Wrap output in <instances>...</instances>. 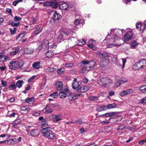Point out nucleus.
Wrapping results in <instances>:
<instances>
[{"label": "nucleus", "mask_w": 146, "mask_h": 146, "mask_svg": "<svg viewBox=\"0 0 146 146\" xmlns=\"http://www.w3.org/2000/svg\"><path fill=\"white\" fill-rule=\"evenodd\" d=\"M140 103L143 104H146V98H142L140 101Z\"/></svg>", "instance_id": "58"}, {"label": "nucleus", "mask_w": 146, "mask_h": 146, "mask_svg": "<svg viewBox=\"0 0 146 146\" xmlns=\"http://www.w3.org/2000/svg\"><path fill=\"white\" fill-rule=\"evenodd\" d=\"M52 8L55 9L57 8L58 6H59L58 3L56 1L55 2L53 1V4H52Z\"/></svg>", "instance_id": "40"}, {"label": "nucleus", "mask_w": 146, "mask_h": 146, "mask_svg": "<svg viewBox=\"0 0 146 146\" xmlns=\"http://www.w3.org/2000/svg\"><path fill=\"white\" fill-rule=\"evenodd\" d=\"M135 65H136V66H137V67L139 68V70L143 68V67H142V66L140 65V63L139 62H136L135 63Z\"/></svg>", "instance_id": "59"}, {"label": "nucleus", "mask_w": 146, "mask_h": 146, "mask_svg": "<svg viewBox=\"0 0 146 146\" xmlns=\"http://www.w3.org/2000/svg\"><path fill=\"white\" fill-rule=\"evenodd\" d=\"M41 126L42 129L41 130V133H42V131L44 129L45 130H49L50 129V127H49L47 122L46 120V121H43L41 122Z\"/></svg>", "instance_id": "12"}, {"label": "nucleus", "mask_w": 146, "mask_h": 146, "mask_svg": "<svg viewBox=\"0 0 146 146\" xmlns=\"http://www.w3.org/2000/svg\"><path fill=\"white\" fill-rule=\"evenodd\" d=\"M37 20L34 17H33L32 18V23L33 25H34L37 21Z\"/></svg>", "instance_id": "63"}, {"label": "nucleus", "mask_w": 146, "mask_h": 146, "mask_svg": "<svg viewBox=\"0 0 146 146\" xmlns=\"http://www.w3.org/2000/svg\"><path fill=\"white\" fill-rule=\"evenodd\" d=\"M25 33H21L19 35L17 36L16 37V39H18L20 38V40H21V39L23 37H24L25 35Z\"/></svg>", "instance_id": "39"}, {"label": "nucleus", "mask_w": 146, "mask_h": 146, "mask_svg": "<svg viewBox=\"0 0 146 146\" xmlns=\"http://www.w3.org/2000/svg\"><path fill=\"white\" fill-rule=\"evenodd\" d=\"M122 60L123 63L122 68L123 69L125 66V64L126 62V59L125 58H123Z\"/></svg>", "instance_id": "61"}, {"label": "nucleus", "mask_w": 146, "mask_h": 146, "mask_svg": "<svg viewBox=\"0 0 146 146\" xmlns=\"http://www.w3.org/2000/svg\"><path fill=\"white\" fill-rule=\"evenodd\" d=\"M4 57V55L3 54L0 53V62H3Z\"/></svg>", "instance_id": "56"}, {"label": "nucleus", "mask_w": 146, "mask_h": 146, "mask_svg": "<svg viewBox=\"0 0 146 146\" xmlns=\"http://www.w3.org/2000/svg\"><path fill=\"white\" fill-rule=\"evenodd\" d=\"M88 99L91 100H98V98L97 96H91L89 97Z\"/></svg>", "instance_id": "46"}, {"label": "nucleus", "mask_w": 146, "mask_h": 146, "mask_svg": "<svg viewBox=\"0 0 146 146\" xmlns=\"http://www.w3.org/2000/svg\"><path fill=\"white\" fill-rule=\"evenodd\" d=\"M139 90L142 92L146 93V85L140 87L139 88Z\"/></svg>", "instance_id": "34"}, {"label": "nucleus", "mask_w": 146, "mask_h": 146, "mask_svg": "<svg viewBox=\"0 0 146 146\" xmlns=\"http://www.w3.org/2000/svg\"><path fill=\"white\" fill-rule=\"evenodd\" d=\"M92 61L90 60L89 61L87 60H83L81 61V63L84 65H88Z\"/></svg>", "instance_id": "42"}, {"label": "nucleus", "mask_w": 146, "mask_h": 146, "mask_svg": "<svg viewBox=\"0 0 146 146\" xmlns=\"http://www.w3.org/2000/svg\"><path fill=\"white\" fill-rule=\"evenodd\" d=\"M65 66L67 68L72 67L73 66V63H66L65 64Z\"/></svg>", "instance_id": "54"}, {"label": "nucleus", "mask_w": 146, "mask_h": 146, "mask_svg": "<svg viewBox=\"0 0 146 146\" xmlns=\"http://www.w3.org/2000/svg\"><path fill=\"white\" fill-rule=\"evenodd\" d=\"M40 114V111H37L33 114V115L35 116H38Z\"/></svg>", "instance_id": "57"}, {"label": "nucleus", "mask_w": 146, "mask_h": 146, "mask_svg": "<svg viewBox=\"0 0 146 146\" xmlns=\"http://www.w3.org/2000/svg\"><path fill=\"white\" fill-rule=\"evenodd\" d=\"M13 50L10 52V55L11 56L15 55L19 52V48L18 47H15L13 49Z\"/></svg>", "instance_id": "20"}, {"label": "nucleus", "mask_w": 146, "mask_h": 146, "mask_svg": "<svg viewBox=\"0 0 146 146\" xmlns=\"http://www.w3.org/2000/svg\"><path fill=\"white\" fill-rule=\"evenodd\" d=\"M43 111L46 113H49L52 112L53 110L49 108L48 105H47L45 108L43 110Z\"/></svg>", "instance_id": "19"}, {"label": "nucleus", "mask_w": 146, "mask_h": 146, "mask_svg": "<svg viewBox=\"0 0 146 146\" xmlns=\"http://www.w3.org/2000/svg\"><path fill=\"white\" fill-rule=\"evenodd\" d=\"M40 61L35 62L33 64L32 66L35 69H38L42 67V66L40 65Z\"/></svg>", "instance_id": "16"}, {"label": "nucleus", "mask_w": 146, "mask_h": 146, "mask_svg": "<svg viewBox=\"0 0 146 146\" xmlns=\"http://www.w3.org/2000/svg\"><path fill=\"white\" fill-rule=\"evenodd\" d=\"M59 93V96L60 98L63 99L65 98L67 96L70 95L68 92L69 90L67 89H64Z\"/></svg>", "instance_id": "7"}, {"label": "nucleus", "mask_w": 146, "mask_h": 146, "mask_svg": "<svg viewBox=\"0 0 146 146\" xmlns=\"http://www.w3.org/2000/svg\"><path fill=\"white\" fill-rule=\"evenodd\" d=\"M100 82L101 84H100L102 86L104 87H108L109 84L112 82V80L110 78L107 77H103L100 78Z\"/></svg>", "instance_id": "5"}, {"label": "nucleus", "mask_w": 146, "mask_h": 146, "mask_svg": "<svg viewBox=\"0 0 146 146\" xmlns=\"http://www.w3.org/2000/svg\"><path fill=\"white\" fill-rule=\"evenodd\" d=\"M65 71V69L64 68L59 69L57 70V73L59 75L62 74Z\"/></svg>", "instance_id": "36"}, {"label": "nucleus", "mask_w": 146, "mask_h": 146, "mask_svg": "<svg viewBox=\"0 0 146 146\" xmlns=\"http://www.w3.org/2000/svg\"><path fill=\"white\" fill-rule=\"evenodd\" d=\"M109 63L108 60L106 58L103 59L100 62L101 65L102 67H105Z\"/></svg>", "instance_id": "25"}, {"label": "nucleus", "mask_w": 146, "mask_h": 146, "mask_svg": "<svg viewBox=\"0 0 146 146\" xmlns=\"http://www.w3.org/2000/svg\"><path fill=\"white\" fill-rule=\"evenodd\" d=\"M43 135L48 139H54L56 138L55 133L50 130V129L46 130H43L42 131Z\"/></svg>", "instance_id": "4"}, {"label": "nucleus", "mask_w": 146, "mask_h": 146, "mask_svg": "<svg viewBox=\"0 0 146 146\" xmlns=\"http://www.w3.org/2000/svg\"><path fill=\"white\" fill-rule=\"evenodd\" d=\"M20 23L18 22L17 23H14L13 22L9 23V25H11L13 27H17L20 25Z\"/></svg>", "instance_id": "45"}, {"label": "nucleus", "mask_w": 146, "mask_h": 146, "mask_svg": "<svg viewBox=\"0 0 146 146\" xmlns=\"http://www.w3.org/2000/svg\"><path fill=\"white\" fill-rule=\"evenodd\" d=\"M95 41L93 39H91L88 41L87 46L88 47L93 50H95L97 48V47L95 46Z\"/></svg>", "instance_id": "10"}, {"label": "nucleus", "mask_w": 146, "mask_h": 146, "mask_svg": "<svg viewBox=\"0 0 146 146\" xmlns=\"http://www.w3.org/2000/svg\"><path fill=\"white\" fill-rule=\"evenodd\" d=\"M56 69L54 67H49L46 69V71L48 72H53L55 71Z\"/></svg>", "instance_id": "43"}, {"label": "nucleus", "mask_w": 146, "mask_h": 146, "mask_svg": "<svg viewBox=\"0 0 146 146\" xmlns=\"http://www.w3.org/2000/svg\"><path fill=\"white\" fill-rule=\"evenodd\" d=\"M24 64V63L23 62H18V68H22V67L23 66Z\"/></svg>", "instance_id": "52"}, {"label": "nucleus", "mask_w": 146, "mask_h": 146, "mask_svg": "<svg viewBox=\"0 0 146 146\" xmlns=\"http://www.w3.org/2000/svg\"><path fill=\"white\" fill-rule=\"evenodd\" d=\"M21 110L22 111H29V108L27 106H23L21 107Z\"/></svg>", "instance_id": "38"}, {"label": "nucleus", "mask_w": 146, "mask_h": 146, "mask_svg": "<svg viewBox=\"0 0 146 146\" xmlns=\"http://www.w3.org/2000/svg\"><path fill=\"white\" fill-rule=\"evenodd\" d=\"M127 32L123 37V40L125 42L132 39L134 37L133 33L131 30L127 29Z\"/></svg>", "instance_id": "3"}, {"label": "nucleus", "mask_w": 146, "mask_h": 146, "mask_svg": "<svg viewBox=\"0 0 146 146\" xmlns=\"http://www.w3.org/2000/svg\"><path fill=\"white\" fill-rule=\"evenodd\" d=\"M88 81H89L86 78H84L82 80V82L84 83H87L88 82Z\"/></svg>", "instance_id": "64"}, {"label": "nucleus", "mask_w": 146, "mask_h": 146, "mask_svg": "<svg viewBox=\"0 0 146 146\" xmlns=\"http://www.w3.org/2000/svg\"><path fill=\"white\" fill-rule=\"evenodd\" d=\"M79 42L77 45L82 46L84 45L86 43V41L84 39H82L81 40H78Z\"/></svg>", "instance_id": "41"}, {"label": "nucleus", "mask_w": 146, "mask_h": 146, "mask_svg": "<svg viewBox=\"0 0 146 146\" xmlns=\"http://www.w3.org/2000/svg\"><path fill=\"white\" fill-rule=\"evenodd\" d=\"M53 4V1H46L43 3V5L44 7H52Z\"/></svg>", "instance_id": "28"}, {"label": "nucleus", "mask_w": 146, "mask_h": 146, "mask_svg": "<svg viewBox=\"0 0 146 146\" xmlns=\"http://www.w3.org/2000/svg\"><path fill=\"white\" fill-rule=\"evenodd\" d=\"M55 86L57 91H61L63 90V84L61 81H57L55 84Z\"/></svg>", "instance_id": "14"}, {"label": "nucleus", "mask_w": 146, "mask_h": 146, "mask_svg": "<svg viewBox=\"0 0 146 146\" xmlns=\"http://www.w3.org/2000/svg\"><path fill=\"white\" fill-rule=\"evenodd\" d=\"M35 100V98L34 97L30 98L28 97L24 100L25 102H27L29 104L33 103Z\"/></svg>", "instance_id": "22"}, {"label": "nucleus", "mask_w": 146, "mask_h": 146, "mask_svg": "<svg viewBox=\"0 0 146 146\" xmlns=\"http://www.w3.org/2000/svg\"><path fill=\"white\" fill-rule=\"evenodd\" d=\"M23 0H16L13 2V5L14 6H16L19 2H22Z\"/></svg>", "instance_id": "50"}, {"label": "nucleus", "mask_w": 146, "mask_h": 146, "mask_svg": "<svg viewBox=\"0 0 146 146\" xmlns=\"http://www.w3.org/2000/svg\"><path fill=\"white\" fill-rule=\"evenodd\" d=\"M145 143H146V139L141 140L139 142V143L140 145H142Z\"/></svg>", "instance_id": "60"}, {"label": "nucleus", "mask_w": 146, "mask_h": 146, "mask_svg": "<svg viewBox=\"0 0 146 146\" xmlns=\"http://www.w3.org/2000/svg\"><path fill=\"white\" fill-rule=\"evenodd\" d=\"M24 83V81L23 80H18L15 84L16 87L18 88H21L23 86V84Z\"/></svg>", "instance_id": "27"}, {"label": "nucleus", "mask_w": 146, "mask_h": 146, "mask_svg": "<svg viewBox=\"0 0 146 146\" xmlns=\"http://www.w3.org/2000/svg\"><path fill=\"white\" fill-rule=\"evenodd\" d=\"M61 16L57 11H55L54 12L53 17L56 20H59L61 18Z\"/></svg>", "instance_id": "18"}, {"label": "nucleus", "mask_w": 146, "mask_h": 146, "mask_svg": "<svg viewBox=\"0 0 146 146\" xmlns=\"http://www.w3.org/2000/svg\"><path fill=\"white\" fill-rule=\"evenodd\" d=\"M67 3L64 2L59 5V8L61 10H66L68 8H70Z\"/></svg>", "instance_id": "15"}, {"label": "nucleus", "mask_w": 146, "mask_h": 146, "mask_svg": "<svg viewBox=\"0 0 146 146\" xmlns=\"http://www.w3.org/2000/svg\"><path fill=\"white\" fill-rule=\"evenodd\" d=\"M54 53L51 50L47 51L46 53V56L48 58L52 57Z\"/></svg>", "instance_id": "29"}, {"label": "nucleus", "mask_w": 146, "mask_h": 146, "mask_svg": "<svg viewBox=\"0 0 146 146\" xmlns=\"http://www.w3.org/2000/svg\"><path fill=\"white\" fill-rule=\"evenodd\" d=\"M21 120L20 118H19L17 119H16L14 121V123L16 125H17L20 123H21Z\"/></svg>", "instance_id": "55"}, {"label": "nucleus", "mask_w": 146, "mask_h": 146, "mask_svg": "<svg viewBox=\"0 0 146 146\" xmlns=\"http://www.w3.org/2000/svg\"><path fill=\"white\" fill-rule=\"evenodd\" d=\"M137 45V43L135 41H134L131 43V48H135L136 46Z\"/></svg>", "instance_id": "44"}, {"label": "nucleus", "mask_w": 146, "mask_h": 146, "mask_svg": "<svg viewBox=\"0 0 146 146\" xmlns=\"http://www.w3.org/2000/svg\"><path fill=\"white\" fill-rule=\"evenodd\" d=\"M43 28L42 26H38L35 28V30L34 31L33 33L35 35H37L42 32Z\"/></svg>", "instance_id": "13"}, {"label": "nucleus", "mask_w": 146, "mask_h": 146, "mask_svg": "<svg viewBox=\"0 0 146 146\" xmlns=\"http://www.w3.org/2000/svg\"><path fill=\"white\" fill-rule=\"evenodd\" d=\"M24 52L26 54H30L32 53L34 50L31 48H25L24 49Z\"/></svg>", "instance_id": "23"}, {"label": "nucleus", "mask_w": 146, "mask_h": 146, "mask_svg": "<svg viewBox=\"0 0 146 146\" xmlns=\"http://www.w3.org/2000/svg\"><path fill=\"white\" fill-rule=\"evenodd\" d=\"M72 31L70 29H61L60 31L58 32L56 36V38L59 41L63 40L65 38V36H67L71 33Z\"/></svg>", "instance_id": "2"}, {"label": "nucleus", "mask_w": 146, "mask_h": 146, "mask_svg": "<svg viewBox=\"0 0 146 146\" xmlns=\"http://www.w3.org/2000/svg\"><path fill=\"white\" fill-rule=\"evenodd\" d=\"M81 23L80 19L79 18L76 19L74 21V23L75 26H74V30H76L78 29V27Z\"/></svg>", "instance_id": "17"}, {"label": "nucleus", "mask_w": 146, "mask_h": 146, "mask_svg": "<svg viewBox=\"0 0 146 146\" xmlns=\"http://www.w3.org/2000/svg\"><path fill=\"white\" fill-rule=\"evenodd\" d=\"M21 17L15 16L14 18V20L15 22L21 21Z\"/></svg>", "instance_id": "53"}, {"label": "nucleus", "mask_w": 146, "mask_h": 146, "mask_svg": "<svg viewBox=\"0 0 146 146\" xmlns=\"http://www.w3.org/2000/svg\"><path fill=\"white\" fill-rule=\"evenodd\" d=\"M142 24L141 22L138 23L136 24V28L140 31H142Z\"/></svg>", "instance_id": "30"}, {"label": "nucleus", "mask_w": 146, "mask_h": 146, "mask_svg": "<svg viewBox=\"0 0 146 146\" xmlns=\"http://www.w3.org/2000/svg\"><path fill=\"white\" fill-rule=\"evenodd\" d=\"M123 29L122 31H121L119 29L117 30L116 31V32L115 34H113V32L114 31V30L111 29V35L112 36V37L110 38V35H108L106 37L105 40H109L110 43H108L107 46V47L108 48H111L115 46H119L121 45V44H113L112 43L114 42H117V41H118L119 40L121 39V36L120 35V34H121L123 31Z\"/></svg>", "instance_id": "1"}, {"label": "nucleus", "mask_w": 146, "mask_h": 146, "mask_svg": "<svg viewBox=\"0 0 146 146\" xmlns=\"http://www.w3.org/2000/svg\"><path fill=\"white\" fill-rule=\"evenodd\" d=\"M9 30L11 32V34L12 35L14 34L17 31V29L16 28H14V29L13 30V29L11 28H10Z\"/></svg>", "instance_id": "49"}, {"label": "nucleus", "mask_w": 146, "mask_h": 146, "mask_svg": "<svg viewBox=\"0 0 146 146\" xmlns=\"http://www.w3.org/2000/svg\"><path fill=\"white\" fill-rule=\"evenodd\" d=\"M80 86L78 82H74V90H78L80 88Z\"/></svg>", "instance_id": "31"}, {"label": "nucleus", "mask_w": 146, "mask_h": 146, "mask_svg": "<svg viewBox=\"0 0 146 146\" xmlns=\"http://www.w3.org/2000/svg\"><path fill=\"white\" fill-rule=\"evenodd\" d=\"M55 21L56 20L54 19V18H51L50 19L49 23L50 24L53 25L55 23Z\"/></svg>", "instance_id": "51"}, {"label": "nucleus", "mask_w": 146, "mask_h": 146, "mask_svg": "<svg viewBox=\"0 0 146 146\" xmlns=\"http://www.w3.org/2000/svg\"><path fill=\"white\" fill-rule=\"evenodd\" d=\"M1 84L2 86L5 87L7 86V82L6 81H4L3 80H1Z\"/></svg>", "instance_id": "47"}, {"label": "nucleus", "mask_w": 146, "mask_h": 146, "mask_svg": "<svg viewBox=\"0 0 146 146\" xmlns=\"http://www.w3.org/2000/svg\"><path fill=\"white\" fill-rule=\"evenodd\" d=\"M139 62L140 63V65L142 66V67H143V68L144 67L146 66V60H141Z\"/></svg>", "instance_id": "37"}, {"label": "nucleus", "mask_w": 146, "mask_h": 146, "mask_svg": "<svg viewBox=\"0 0 146 146\" xmlns=\"http://www.w3.org/2000/svg\"><path fill=\"white\" fill-rule=\"evenodd\" d=\"M102 116H105L106 117H111L113 116H116L117 117V118L118 117H119V119H121V116L117 115V113L115 112H111L109 113H108L104 114L102 115Z\"/></svg>", "instance_id": "11"}, {"label": "nucleus", "mask_w": 146, "mask_h": 146, "mask_svg": "<svg viewBox=\"0 0 146 146\" xmlns=\"http://www.w3.org/2000/svg\"><path fill=\"white\" fill-rule=\"evenodd\" d=\"M16 86L15 84L13 83L11 84L9 87L8 89L9 90H11L15 89L16 88Z\"/></svg>", "instance_id": "33"}, {"label": "nucleus", "mask_w": 146, "mask_h": 146, "mask_svg": "<svg viewBox=\"0 0 146 146\" xmlns=\"http://www.w3.org/2000/svg\"><path fill=\"white\" fill-rule=\"evenodd\" d=\"M31 135L33 136H38L39 134V130L37 129L32 130L30 132Z\"/></svg>", "instance_id": "21"}, {"label": "nucleus", "mask_w": 146, "mask_h": 146, "mask_svg": "<svg viewBox=\"0 0 146 146\" xmlns=\"http://www.w3.org/2000/svg\"><path fill=\"white\" fill-rule=\"evenodd\" d=\"M58 96V94L57 92H54L49 95V96L51 97L54 98H56Z\"/></svg>", "instance_id": "35"}, {"label": "nucleus", "mask_w": 146, "mask_h": 146, "mask_svg": "<svg viewBox=\"0 0 146 146\" xmlns=\"http://www.w3.org/2000/svg\"><path fill=\"white\" fill-rule=\"evenodd\" d=\"M133 90L131 89H128L122 91L120 94V96L123 97L125 95L130 94L133 92Z\"/></svg>", "instance_id": "8"}, {"label": "nucleus", "mask_w": 146, "mask_h": 146, "mask_svg": "<svg viewBox=\"0 0 146 146\" xmlns=\"http://www.w3.org/2000/svg\"><path fill=\"white\" fill-rule=\"evenodd\" d=\"M75 123H76L81 125L82 123V122L80 119H79L77 120L76 121Z\"/></svg>", "instance_id": "62"}, {"label": "nucleus", "mask_w": 146, "mask_h": 146, "mask_svg": "<svg viewBox=\"0 0 146 146\" xmlns=\"http://www.w3.org/2000/svg\"><path fill=\"white\" fill-rule=\"evenodd\" d=\"M107 110L106 106V105H103L98 106L96 110L98 111H104Z\"/></svg>", "instance_id": "26"}, {"label": "nucleus", "mask_w": 146, "mask_h": 146, "mask_svg": "<svg viewBox=\"0 0 146 146\" xmlns=\"http://www.w3.org/2000/svg\"><path fill=\"white\" fill-rule=\"evenodd\" d=\"M62 117V115L61 114L54 115L52 116V118L53 119L61 118Z\"/></svg>", "instance_id": "48"}, {"label": "nucleus", "mask_w": 146, "mask_h": 146, "mask_svg": "<svg viewBox=\"0 0 146 146\" xmlns=\"http://www.w3.org/2000/svg\"><path fill=\"white\" fill-rule=\"evenodd\" d=\"M89 89L90 87L88 86H84L82 88L80 87V88L78 89V90H76V91L75 92V95H74V98L75 97L78 96H82V94L79 93L80 92H81L83 93L86 92Z\"/></svg>", "instance_id": "6"}, {"label": "nucleus", "mask_w": 146, "mask_h": 146, "mask_svg": "<svg viewBox=\"0 0 146 146\" xmlns=\"http://www.w3.org/2000/svg\"><path fill=\"white\" fill-rule=\"evenodd\" d=\"M9 68L11 70H14L18 69V62L12 61L10 63Z\"/></svg>", "instance_id": "9"}, {"label": "nucleus", "mask_w": 146, "mask_h": 146, "mask_svg": "<svg viewBox=\"0 0 146 146\" xmlns=\"http://www.w3.org/2000/svg\"><path fill=\"white\" fill-rule=\"evenodd\" d=\"M127 80H121L119 81L116 84V86H118L120 85H121L124 84V83H127Z\"/></svg>", "instance_id": "32"}, {"label": "nucleus", "mask_w": 146, "mask_h": 146, "mask_svg": "<svg viewBox=\"0 0 146 146\" xmlns=\"http://www.w3.org/2000/svg\"><path fill=\"white\" fill-rule=\"evenodd\" d=\"M48 42L47 40L46 42L42 44V48L43 51H45L48 49Z\"/></svg>", "instance_id": "24"}]
</instances>
